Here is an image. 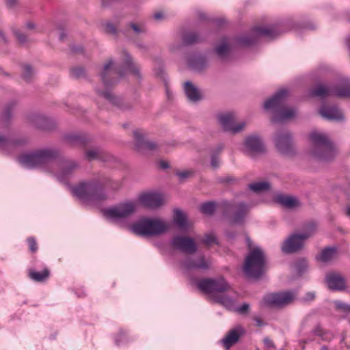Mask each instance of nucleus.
Listing matches in <instances>:
<instances>
[{
    "label": "nucleus",
    "instance_id": "obj_6",
    "mask_svg": "<svg viewBox=\"0 0 350 350\" xmlns=\"http://www.w3.org/2000/svg\"><path fill=\"white\" fill-rule=\"evenodd\" d=\"M220 207L223 216L231 225H243L250 212V206L244 202L232 203L223 201Z\"/></svg>",
    "mask_w": 350,
    "mask_h": 350
},
{
    "label": "nucleus",
    "instance_id": "obj_20",
    "mask_svg": "<svg viewBox=\"0 0 350 350\" xmlns=\"http://www.w3.org/2000/svg\"><path fill=\"white\" fill-rule=\"evenodd\" d=\"M56 161H58L60 167L59 176L61 178H66L71 176L80 167L78 161L66 159L62 155L61 151L60 157Z\"/></svg>",
    "mask_w": 350,
    "mask_h": 350
},
{
    "label": "nucleus",
    "instance_id": "obj_14",
    "mask_svg": "<svg viewBox=\"0 0 350 350\" xmlns=\"http://www.w3.org/2000/svg\"><path fill=\"white\" fill-rule=\"evenodd\" d=\"M146 131L142 129H135L133 131L135 150L139 152L153 151L157 148V144L147 139Z\"/></svg>",
    "mask_w": 350,
    "mask_h": 350
},
{
    "label": "nucleus",
    "instance_id": "obj_63",
    "mask_svg": "<svg viewBox=\"0 0 350 350\" xmlns=\"http://www.w3.org/2000/svg\"><path fill=\"white\" fill-rule=\"evenodd\" d=\"M71 50L74 53H82L83 49L81 45H73L71 46Z\"/></svg>",
    "mask_w": 350,
    "mask_h": 350
},
{
    "label": "nucleus",
    "instance_id": "obj_39",
    "mask_svg": "<svg viewBox=\"0 0 350 350\" xmlns=\"http://www.w3.org/2000/svg\"><path fill=\"white\" fill-rule=\"evenodd\" d=\"M21 67L23 69L21 78L27 83L31 82L35 74L32 66L29 64H23Z\"/></svg>",
    "mask_w": 350,
    "mask_h": 350
},
{
    "label": "nucleus",
    "instance_id": "obj_48",
    "mask_svg": "<svg viewBox=\"0 0 350 350\" xmlns=\"http://www.w3.org/2000/svg\"><path fill=\"white\" fill-rule=\"evenodd\" d=\"M71 75L75 79L86 78L85 69L83 66H75L70 68Z\"/></svg>",
    "mask_w": 350,
    "mask_h": 350
},
{
    "label": "nucleus",
    "instance_id": "obj_3",
    "mask_svg": "<svg viewBox=\"0 0 350 350\" xmlns=\"http://www.w3.org/2000/svg\"><path fill=\"white\" fill-rule=\"evenodd\" d=\"M309 138L312 146L311 154L315 159L329 162L334 158L336 154L335 148L326 135L314 131L310 134Z\"/></svg>",
    "mask_w": 350,
    "mask_h": 350
},
{
    "label": "nucleus",
    "instance_id": "obj_1",
    "mask_svg": "<svg viewBox=\"0 0 350 350\" xmlns=\"http://www.w3.org/2000/svg\"><path fill=\"white\" fill-rule=\"evenodd\" d=\"M110 178H94L84 181L72 187V194L84 203H96L107 199L104 185L109 183Z\"/></svg>",
    "mask_w": 350,
    "mask_h": 350
},
{
    "label": "nucleus",
    "instance_id": "obj_50",
    "mask_svg": "<svg viewBox=\"0 0 350 350\" xmlns=\"http://www.w3.org/2000/svg\"><path fill=\"white\" fill-rule=\"evenodd\" d=\"M202 243L206 246H210L212 243L218 244L217 238L213 233L205 234L204 238L202 239Z\"/></svg>",
    "mask_w": 350,
    "mask_h": 350
},
{
    "label": "nucleus",
    "instance_id": "obj_21",
    "mask_svg": "<svg viewBox=\"0 0 350 350\" xmlns=\"http://www.w3.org/2000/svg\"><path fill=\"white\" fill-rule=\"evenodd\" d=\"M187 61L189 68L199 73L204 72L208 65L206 57L201 53L190 54Z\"/></svg>",
    "mask_w": 350,
    "mask_h": 350
},
{
    "label": "nucleus",
    "instance_id": "obj_4",
    "mask_svg": "<svg viewBox=\"0 0 350 350\" xmlns=\"http://www.w3.org/2000/svg\"><path fill=\"white\" fill-rule=\"evenodd\" d=\"M243 271L247 277L260 279L267 270V258L264 251L259 247H255L246 256Z\"/></svg>",
    "mask_w": 350,
    "mask_h": 350
},
{
    "label": "nucleus",
    "instance_id": "obj_17",
    "mask_svg": "<svg viewBox=\"0 0 350 350\" xmlns=\"http://www.w3.org/2000/svg\"><path fill=\"white\" fill-rule=\"evenodd\" d=\"M26 122L31 126L44 131H51L56 127L55 122L53 119L38 113L27 114Z\"/></svg>",
    "mask_w": 350,
    "mask_h": 350
},
{
    "label": "nucleus",
    "instance_id": "obj_28",
    "mask_svg": "<svg viewBox=\"0 0 350 350\" xmlns=\"http://www.w3.org/2000/svg\"><path fill=\"white\" fill-rule=\"evenodd\" d=\"M243 332V329L241 326H238L234 329H230L226 336L221 339V342L226 349H228L239 341Z\"/></svg>",
    "mask_w": 350,
    "mask_h": 350
},
{
    "label": "nucleus",
    "instance_id": "obj_42",
    "mask_svg": "<svg viewBox=\"0 0 350 350\" xmlns=\"http://www.w3.org/2000/svg\"><path fill=\"white\" fill-rule=\"evenodd\" d=\"M103 152L100 148H96L90 150H88L85 152V158L88 161H92L94 160H98L103 159Z\"/></svg>",
    "mask_w": 350,
    "mask_h": 350
},
{
    "label": "nucleus",
    "instance_id": "obj_30",
    "mask_svg": "<svg viewBox=\"0 0 350 350\" xmlns=\"http://www.w3.org/2000/svg\"><path fill=\"white\" fill-rule=\"evenodd\" d=\"M63 138L72 146H85L91 142L88 135L81 133H68Z\"/></svg>",
    "mask_w": 350,
    "mask_h": 350
},
{
    "label": "nucleus",
    "instance_id": "obj_51",
    "mask_svg": "<svg viewBox=\"0 0 350 350\" xmlns=\"http://www.w3.org/2000/svg\"><path fill=\"white\" fill-rule=\"evenodd\" d=\"M334 306L337 310H340L347 314L350 313V304L337 300L334 301Z\"/></svg>",
    "mask_w": 350,
    "mask_h": 350
},
{
    "label": "nucleus",
    "instance_id": "obj_33",
    "mask_svg": "<svg viewBox=\"0 0 350 350\" xmlns=\"http://www.w3.org/2000/svg\"><path fill=\"white\" fill-rule=\"evenodd\" d=\"M310 95L312 96H318L321 98H325L327 96H334V86H325L323 85H317L313 88L310 91Z\"/></svg>",
    "mask_w": 350,
    "mask_h": 350
},
{
    "label": "nucleus",
    "instance_id": "obj_32",
    "mask_svg": "<svg viewBox=\"0 0 350 350\" xmlns=\"http://www.w3.org/2000/svg\"><path fill=\"white\" fill-rule=\"evenodd\" d=\"M334 96L339 98L350 97V79H341L336 86H334Z\"/></svg>",
    "mask_w": 350,
    "mask_h": 350
},
{
    "label": "nucleus",
    "instance_id": "obj_57",
    "mask_svg": "<svg viewBox=\"0 0 350 350\" xmlns=\"http://www.w3.org/2000/svg\"><path fill=\"white\" fill-rule=\"evenodd\" d=\"M105 30L106 33H110V34H113V35H115V36L117 35V33H118V31H117L116 28L111 23H107L105 25Z\"/></svg>",
    "mask_w": 350,
    "mask_h": 350
},
{
    "label": "nucleus",
    "instance_id": "obj_52",
    "mask_svg": "<svg viewBox=\"0 0 350 350\" xmlns=\"http://www.w3.org/2000/svg\"><path fill=\"white\" fill-rule=\"evenodd\" d=\"M193 174V172L190 170L178 171L176 172V175L178 177L180 182H183L185 179L191 178Z\"/></svg>",
    "mask_w": 350,
    "mask_h": 350
},
{
    "label": "nucleus",
    "instance_id": "obj_16",
    "mask_svg": "<svg viewBox=\"0 0 350 350\" xmlns=\"http://www.w3.org/2000/svg\"><path fill=\"white\" fill-rule=\"evenodd\" d=\"M172 247L186 254H193L198 250L195 241L189 237L176 235L171 240Z\"/></svg>",
    "mask_w": 350,
    "mask_h": 350
},
{
    "label": "nucleus",
    "instance_id": "obj_56",
    "mask_svg": "<svg viewBox=\"0 0 350 350\" xmlns=\"http://www.w3.org/2000/svg\"><path fill=\"white\" fill-rule=\"evenodd\" d=\"M211 165L215 169L219 167V161L218 154L212 153L211 158Z\"/></svg>",
    "mask_w": 350,
    "mask_h": 350
},
{
    "label": "nucleus",
    "instance_id": "obj_45",
    "mask_svg": "<svg viewBox=\"0 0 350 350\" xmlns=\"http://www.w3.org/2000/svg\"><path fill=\"white\" fill-rule=\"evenodd\" d=\"M294 267L297 273L299 275H302L306 271L308 267V263L306 259L301 258L295 262Z\"/></svg>",
    "mask_w": 350,
    "mask_h": 350
},
{
    "label": "nucleus",
    "instance_id": "obj_49",
    "mask_svg": "<svg viewBox=\"0 0 350 350\" xmlns=\"http://www.w3.org/2000/svg\"><path fill=\"white\" fill-rule=\"evenodd\" d=\"M12 33L14 35V36L16 38L18 42L21 45H25V44L27 43V42H28L27 36L25 33H22L19 29H13Z\"/></svg>",
    "mask_w": 350,
    "mask_h": 350
},
{
    "label": "nucleus",
    "instance_id": "obj_34",
    "mask_svg": "<svg viewBox=\"0 0 350 350\" xmlns=\"http://www.w3.org/2000/svg\"><path fill=\"white\" fill-rule=\"evenodd\" d=\"M295 110L293 108L287 109L286 106L284 107L283 109L280 111L278 114L274 115L271 118L273 123H280L284 120L291 119L295 116Z\"/></svg>",
    "mask_w": 350,
    "mask_h": 350
},
{
    "label": "nucleus",
    "instance_id": "obj_12",
    "mask_svg": "<svg viewBox=\"0 0 350 350\" xmlns=\"http://www.w3.org/2000/svg\"><path fill=\"white\" fill-rule=\"evenodd\" d=\"M98 95L105 98L112 106L122 112L132 111L135 107V100H126L122 96L114 94L110 90H97Z\"/></svg>",
    "mask_w": 350,
    "mask_h": 350
},
{
    "label": "nucleus",
    "instance_id": "obj_11",
    "mask_svg": "<svg viewBox=\"0 0 350 350\" xmlns=\"http://www.w3.org/2000/svg\"><path fill=\"white\" fill-rule=\"evenodd\" d=\"M273 142L278 151L286 156L295 154L292 135L287 131H279L274 137Z\"/></svg>",
    "mask_w": 350,
    "mask_h": 350
},
{
    "label": "nucleus",
    "instance_id": "obj_10",
    "mask_svg": "<svg viewBox=\"0 0 350 350\" xmlns=\"http://www.w3.org/2000/svg\"><path fill=\"white\" fill-rule=\"evenodd\" d=\"M198 287L206 293H221L230 289V284L223 276L215 278H204L198 281Z\"/></svg>",
    "mask_w": 350,
    "mask_h": 350
},
{
    "label": "nucleus",
    "instance_id": "obj_36",
    "mask_svg": "<svg viewBox=\"0 0 350 350\" xmlns=\"http://www.w3.org/2000/svg\"><path fill=\"white\" fill-rule=\"evenodd\" d=\"M337 250L334 247H327L321 250L320 254L317 256V260L322 262H328L331 261L336 255Z\"/></svg>",
    "mask_w": 350,
    "mask_h": 350
},
{
    "label": "nucleus",
    "instance_id": "obj_23",
    "mask_svg": "<svg viewBox=\"0 0 350 350\" xmlns=\"http://www.w3.org/2000/svg\"><path fill=\"white\" fill-rule=\"evenodd\" d=\"M142 204L149 208L154 209L163 204V199L160 193L151 192L142 193L139 196Z\"/></svg>",
    "mask_w": 350,
    "mask_h": 350
},
{
    "label": "nucleus",
    "instance_id": "obj_35",
    "mask_svg": "<svg viewBox=\"0 0 350 350\" xmlns=\"http://www.w3.org/2000/svg\"><path fill=\"white\" fill-rule=\"evenodd\" d=\"M275 201L283 206L288 208H293L299 206V202L294 197L284 196L282 194L278 195L275 197Z\"/></svg>",
    "mask_w": 350,
    "mask_h": 350
},
{
    "label": "nucleus",
    "instance_id": "obj_15",
    "mask_svg": "<svg viewBox=\"0 0 350 350\" xmlns=\"http://www.w3.org/2000/svg\"><path fill=\"white\" fill-rule=\"evenodd\" d=\"M288 96V90L286 89H280L275 92L271 98L267 99L263 107L267 111H272L274 115L282 110L285 107V100Z\"/></svg>",
    "mask_w": 350,
    "mask_h": 350
},
{
    "label": "nucleus",
    "instance_id": "obj_9",
    "mask_svg": "<svg viewBox=\"0 0 350 350\" xmlns=\"http://www.w3.org/2000/svg\"><path fill=\"white\" fill-rule=\"evenodd\" d=\"M100 75L104 86L107 88L117 84L125 73L122 68L115 67L113 60L109 59L103 65Z\"/></svg>",
    "mask_w": 350,
    "mask_h": 350
},
{
    "label": "nucleus",
    "instance_id": "obj_13",
    "mask_svg": "<svg viewBox=\"0 0 350 350\" xmlns=\"http://www.w3.org/2000/svg\"><path fill=\"white\" fill-rule=\"evenodd\" d=\"M295 291H281L267 295L264 298V301L270 306L283 308L291 304L295 299Z\"/></svg>",
    "mask_w": 350,
    "mask_h": 350
},
{
    "label": "nucleus",
    "instance_id": "obj_19",
    "mask_svg": "<svg viewBox=\"0 0 350 350\" xmlns=\"http://www.w3.org/2000/svg\"><path fill=\"white\" fill-rule=\"evenodd\" d=\"M304 241L300 233L293 234L283 242L281 250L285 254L296 253L303 248Z\"/></svg>",
    "mask_w": 350,
    "mask_h": 350
},
{
    "label": "nucleus",
    "instance_id": "obj_55",
    "mask_svg": "<svg viewBox=\"0 0 350 350\" xmlns=\"http://www.w3.org/2000/svg\"><path fill=\"white\" fill-rule=\"evenodd\" d=\"M29 250L31 252L34 253L37 251V243L33 237H29L27 239Z\"/></svg>",
    "mask_w": 350,
    "mask_h": 350
},
{
    "label": "nucleus",
    "instance_id": "obj_2",
    "mask_svg": "<svg viewBox=\"0 0 350 350\" xmlns=\"http://www.w3.org/2000/svg\"><path fill=\"white\" fill-rule=\"evenodd\" d=\"M60 157V150L55 147L38 148L18 157V162L29 169L39 168L46 166L49 163L56 161Z\"/></svg>",
    "mask_w": 350,
    "mask_h": 350
},
{
    "label": "nucleus",
    "instance_id": "obj_60",
    "mask_svg": "<svg viewBox=\"0 0 350 350\" xmlns=\"http://www.w3.org/2000/svg\"><path fill=\"white\" fill-rule=\"evenodd\" d=\"M219 182L222 183L234 184L237 182V179L233 176H228L221 178Z\"/></svg>",
    "mask_w": 350,
    "mask_h": 350
},
{
    "label": "nucleus",
    "instance_id": "obj_37",
    "mask_svg": "<svg viewBox=\"0 0 350 350\" xmlns=\"http://www.w3.org/2000/svg\"><path fill=\"white\" fill-rule=\"evenodd\" d=\"M28 275L30 279L35 282H42L49 278L50 275V271L48 268H44L41 272L29 270Z\"/></svg>",
    "mask_w": 350,
    "mask_h": 350
},
{
    "label": "nucleus",
    "instance_id": "obj_59",
    "mask_svg": "<svg viewBox=\"0 0 350 350\" xmlns=\"http://www.w3.org/2000/svg\"><path fill=\"white\" fill-rule=\"evenodd\" d=\"M126 340L125 333L122 331H120L119 334L115 338V342L117 345H120Z\"/></svg>",
    "mask_w": 350,
    "mask_h": 350
},
{
    "label": "nucleus",
    "instance_id": "obj_58",
    "mask_svg": "<svg viewBox=\"0 0 350 350\" xmlns=\"http://www.w3.org/2000/svg\"><path fill=\"white\" fill-rule=\"evenodd\" d=\"M129 26L136 34L144 33L146 32L145 28L139 27L135 23H131L129 24Z\"/></svg>",
    "mask_w": 350,
    "mask_h": 350
},
{
    "label": "nucleus",
    "instance_id": "obj_18",
    "mask_svg": "<svg viewBox=\"0 0 350 350\" xmlns=\"http://www.w3.org/2000/svg\"><path fill=\"white\" fill-rule=\"evenodd\" d=\"M217 120L226 132L237 133L241 131L245 127V122L234 124V114L231 112L223 113L217 115Z\"/></svg>",
    "mask_w": 350,
    "mask_h": 350
},
{
    "label": "nucleus",
    "instance_id": "obj_24",
    "mask_svg": "<svg viewBox=\"0 0 350 350\" xmlns=\"http://www.w3.org/2000/svg\"><path fill=\"white\" fill-rule=\"evenodd\" d=\"M321 116L330 121H342L344 120V116L342 111L335 105L328 106L323 105L319 109Z\"/></svg>",
    "mask_w": 350,
    "mask_h": 350
},
{
    "label": "nucleus",
    "instance_id": "obj_38",
    "mask_svg": "<svg viewBox=\"0 0 350 350\" xmlns=\"http://www.w3.org/2000/svg\"><path fill=\"white\" fill-rule=\"evenodd\" d=\"M174 223L182 229H185L187 227V217L183 212L180 209L176 208L174 211Z\"/></svg>",
    "mask_w": 350,
    "mask_h": 350
},
{
    "label": "nucleus",
    "instance_id": "obj_62",
    "mask_svg": "<svg viewBox=\"0 0 350 350\" xmlns=\"http://www.w3.org/2000/svg\"><path fill=\"white\" fill-rule=\"evenodd\" d=\"M316 295L314 292H308L303 298L304 301H311L314 299Z\"/></svg>",
    "mask_w": 350,
    "mask_h": 350
},
{
    "label": "nucleus",
    "instance_id": "obj_54",
    "mask_svg": "<svg viewBox=\"0 0 350 350\" xmlns=\"http://www.w3.org/2000/svg\"><path fill=\"white\" fill-rule=\"evenodd\" d=\"M312 333L315 336L321 337L323 340H325L323 336L325 332L319 324L315 326V327L312 330Z\"/></svg>",
    "mask_w": 350,
    "mask_h": 350
},
{
    "label": "nucleus",
    "instance_id": "obj_29",
    "mask_svg": "<svg viewBox=\"0 0 350 350\" xmlns=\"http://www.w3.org/2000/svg\"><path fill=\"white\" fill-rule=\"evenodd\" d=\"M184 92L189 101L191 103H198L202 99L200 90L189 81L184 83Z\"/></svg>",
    "mask_w": 350,
    "mask_h": 350
},
{
    "label": "nucleus",
    "instance_id": "obj_40",
    "mask_svg": "<svg viewBox=\"0 0 350 350\" xmlns=\"http://www.w3.org/2000/svg\"><path fill=\"white\" fill-rule=\"evenodd\" d=\"M16 106V103L15 101L9 102L5 105L4 109L1 114V118L5 122H8L12 119L13 110Z\"/></svg>",
    "mask_w": 350,
    "mask_h": 350
},
{
    "label": "nucleus",
    "instance_id": "obj_22",
    "mask_svg": "<svg viewBox=\"0 0 350 350\" xmlns=\"http://www.w3.org/2000/svg\"><path fill=\"white\" fill-rule=\"evenodd\" d=\"M325 281L328 288L334 291L346 289L345 278L340 273L330 272L327 273Z\"/></svg>",
    "mask_w": 350,
    "mask_h": 350
},
{
    "label": "nucleus",
    "instance_id": "obj_44",
    "mask_svg": "<svg viewBox=\"0 0 350 350\" xmlns=\"http://www.w3.org/2000/svg\"><path fill=\"white\" fill-rule=\"evenodd\" d=\"M216 209V203L213 201L206 202L200 206V211L205 215H212Z\"/></svg>",
    "mask_w": 350,
    "mask_h": 350
},
{
    "label": "nucleus",
    "instance_id": "obj_53",
    "mask_svg": "<svg viewBox=\"0 0 350 350\" xmlns=\"http://www.w3.org/2000/svg\"><path fill=\"white\" fill-rule=\"evenodd\" d=\"M250 307V306L248 303H243L241 306L237 308L235 311L242 315L247 314L249 312Z\"/></svg>",
    "mask_w": 350,
    "mask_h": 350
},
{
    "label": "nucleus",
    "instance_id": "obj_31",
    "mask_svg": "<svg viewBox=\"0 0 350 350\" xmlns=\"http://www.w3.org/2000/svg\"><path fill=\"white\" fill-rule=\"evenodd\" d=\"M183 265L187 269H208V264L205 260L204 256H200L196 258H187L183 262Z\"/></svg>",
    "mask_w": 350,
    "mask_h": 350
},
{
    "label": "nucleus",
    "instance_id": "obj_27",
    "mask_svg": "<svg viewBox=\"0 0 350 350\" xmlns=\"http://www.w3.org/2000/svg\"><path fill=\"white\" fill-rule=\"evenodd\" d=\"M123 66L126 70L131 72L139 81L142 79V75L139 67L133 62L131 55L126 51H122Z\"/></svg>",
    "mask_w": 350,
    "mask_h": 350
},
{
    "label": "nucleus",
    "instance_id": "obj_8",
    "mask_svg": "<svg viewBox=\"0 0 350 350\" xmlns=\"http://www.w3.org/2000/svg\"><path fill=\"white\" fill-rule=\"evenodd\" d=\"M136 204L133 202H125L118 205L104 209L103 215L112 222L121 224L136 211Z\"/></svg>",
    "mask_w": 350,
    "mask_h": 350
},
{
    "label": "nucleus",
    "instance_id": "obj_46",
    "mask_svg": "<svg viewBox=\"0 0 350 350\" xmlns=\"http://www.w3.org/2000/svg\"><path fill=\"white\" fill-rule=\"evenodd\" d=\"M215 300L227 308H231L234 306V299L228 296H218L215 298Z\"/></svg>",
    "mask_w": 350,
    "mask_h": 350
},
{
    "label": "nucleus",
    "instance_id": "obj_25",
    "mask_svg": "<svg viewBox=\"0 0 350 350\" xmlns=\"http://www.w3.org/2000/svg\"><path fill=\"white\" fill-rule=\"evenodd\" d=\"M232 49L227 37H223L213 49V52L221 61H226L231 54Z\"/></svg>",
    "mask_w": 350,
    "mask_h": 350
},
{
    "label": "nucleus",
    "instance_id": "obj_43",
    "mask_svg": "<svg viewBox=\"0 0 350 350\" xmlns=\"http://www.w3.org/2000/svg\"><path fill=\"white\" fill-rule=\"evenodd\" d=\"M250 190L260 193L261 191H269L271 189V185L269 182L262 181L251 183L248 185Z\"/></svg>",
    "mask_w": 350,
    "mask_h": 350
},
{
    "label": "nucleus",
    "instance_id": "obj_41",
    "mask_svg": "<svg viewBox=\"0 0 350 350\" xmlns=\"http://www.w3.org/2000/svg\"><path fill=\"white\" fill-rule=\"evenodd\" d=\"M202 40L200 36L196 32H189L186 33L183 38V42L186 46L193 45L196 43L201 42Z\"/></svg>",
    "mask_w": 350,
    "mask_h": 350
},
{
    "label": "nucleus",
    "instance_id": "obj_47",
    "mask_svg": "<svg viewBox=\"0 0 350 350\" xmlns=\"http://www.w3.org/2000/svg\"><path fill=\"white\" fill-rule=\"evenodd\" d=\"M316 230V224L314 223H309L304 227V232L300 234L304 237L305 240L310 237Z\"/></svg>",
    "mask_w": 350,
    "mask_h": 350
},
{
    "label": "nucleus",
    "instance_id": "obj_7",
    "mask_svg": "<svg viewBox=\"0 0 350 350\" xmlns=\"http://www.w3.org/2000/svg\"><path fill=\"white\" fill-rule=\"evenodd\" d=\"M281 33L276 25L266 27L257 26L252 28V34L237 37L235 42L241 46H250L257 42L259 36L274 38Z\"/></svg>",
    "mask_w": 350,
    "mask_h": 350
},
{
    "label": "nucleus",
    "instance_id": "obj_64",
    "mask_svg": "<svg viewBox=\"0 0 350 350\" xmlns=\"http://www.w3.org/2000/svg\"><path fill=\"white\" fill-rule=\"evenodd\" d=\"M263 342H264L265 345L268 348L275 347L273 342L269 338H265L263 340Z\"/></svg>",
    "mask_w": 350,
    "mask_h": 350
},
{
    "label": "nucleus",
    "instance_id": "obj_26",
    "mask_svg": "<svg viewBox=\"0 0 350 350\" xmlns=\"http://www.w3.org/2000/svg\"><path fill=\"white\" fill-rule=\"evenodd\" d=\"M244 144L251 152L263 153L265 151L263 142L258 135L247 136L245 139Z\"/></svg>",
    "mask_w": 350,
    "mask_h": 350
},
{
    "label": "nucleus",
    "instance_id": "obj_61",
    "mask_svg": "<svg viewBox=\"0 0 350 350\" xmlns=\"http://www.w3.org/2000/svg\"><path fill=\"white\" fill-rule=\"evenodd\" d=\"M10 143L11 142L7 137L0 135V148H4Z\"/></svg>",
    "mask_w": 350,
    "mask_h": 350
},
{
    "label": "nucleus",
    "instance_id": "obj_5",
    "mask_svg": "<svg viewBox=\"0 0 350 350\" xmlns=\"http://www.w3.org/2000/svg\"><path fill=\"white\" fill-rule=\"evenodd\" d=\"M167 225L158 218L142 217L129 226V230L135 234L149 238L165 232Z\"/></svg>",
    "mask_w": 350,
    "mask_h": 350
}]
</instances>
